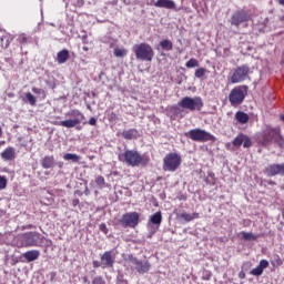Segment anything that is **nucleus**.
I'll list each match as a JSON object with an SVG mask.
<instances>
[{
	"mask_svg": "<svg viewBox=\"0 0 284 284\" xmlns=\"http://www.w3.org/2000/svg\"><path fill=\"white\" fill-rule=\"evenodd\" d=\"M3 136V129L0 126V139Z\"/></svg>",
	"mask_w": 284,
	"mask_h": 284,
	"instance_id": "obj_54",
	"label": "nucleus"
},
{
	"mask_svg": "<svg viewBox=\"0 0 284 284\" xmlns=\"http://www.w3.org/2000/svg\"><path fill=\"white\" fill-rule=\"evenodd\" d=\"M131 263L133 265H135V270L136 272H139V274H145V272H150V262L145 261H139L138 258H132Z\"/></svg>",
	"mask_w": 284,
	"mask_h": 284,
	"instance_id": "obj_16",
	"label": "nucleus"
},
{
	"mask_svg": "<svg viewBox=\"0 0 284 284\" xmlns=\"http://www.w3.org/2000/svg\"><path fill=\"white\" fill-rule=\"evenodd\" d=\"M92 265H93V267L97 268V267H101L102 264H101V262H99V261H93V262H92Z\"/></svg>",
	"mask_w": 284,
	"mask_h": 284,
	"instance_id": "obj_46",
	"label": "nucleus"
},
{
	"mask_svg": "<svg viewBox=\"0 0 284 284\" xmlns=\"http://www.w3.org/2000/svg\"><path fill=\"white\" fill-rule=\"evenodd\" d=\"M26 99L28 103H30L31 105H37V98L32 95V93L30 92L26 93Z\"/></svg>",
	"mask_w": 284,
	"mask_h": 284,
	"instance_id": "obj_34",
	"label": "nucleus"
},
{
	"mask_svg": "<svg viewBox=\"0 0 284 284\" xmlns=\"http://www.w3.org/2000/svg\"><path fill=\"white\" fill-rule=\"evenodd\" d=\"M79 203H80L79 199L72 200L73 207H77V205H79Z\"/></svg>",
	"mask_w": 284,
	"mask_h": 284,
	"instance_id": "obj_47",
	"label": "nucleus"
},
{
	"mask_svg": "<svg viewBox=\"0 0 284 284\" xmlns=\"http://www.w3.org/2000/svg\"><path fill=\"white\" fill-rule=\"evenodd\" d=\"M250 77V65L242 64L237 67L231 75V83H243Z\"/></svg>",
	"mask_w": 284,
	"mask_h": 284,
	"instance_id": "obj_9",
	"label": "nucleus"
},
{
	"mask_svg": "<svg viewBox=\"0 0 284 284\" xmlns=\"http://www.w3.org/2000/svg\"><path fill=\"white\" fill-rule=\"evenodd\" d=\"M59 168H63V162H61V163L59 164Z\"/></svg>",
	"mask_w": 284,
	"mask_h": 284,
	"instance_id": "obj_59",
	"label": "nucleus"
},
{
	"mask_svg": "<svg viewBox=\"0 0 284 284\" xmlns=\"http://www.w3.org/2000/svg\"><path fill=\"white\" fill-rule=\"evenodd\" d=\"M82 50H84V52H88L89 48L88 47H83Z\"/></svg>",
	"mask_w": 284,
	"mask_h": 284,
	"instance_id": "obj_57",
	"label": "nucleus"
},
{
	"mask_svg": "<svg viewBox=\"0 0 284 284\" xmlns=\"http://www.w3.org/2000/svg\"><path fill=\"white\" fill-rule=\"evenodd\" d=\"M274 143H277L280 148L284 149V138L281 134V130L278 132V135L275 138Z\"/></svg>",
	"mask_w": 284,
	"mask_h": 284,
	"instance_id": "obj_35",
	"label": "nucleus"
},
{
	"mask_svg": "<svg viewBox=\"0 0 284 284\" xmlns=\"http://www.w3.org/2000/svg\"><path fill=\"white\" fill-rule=\"evenodd\" d=\"M0 41H3V38H0Z\"/></svg>",
	"mask_w": 284,
	"mask_h": 284,
	"instance_id": "obj_61",
	"label": "nucleus"
},
{
	"mask_svg": "<svg viewBox=\"0 0 284 284\" xmlns=\"http://www.w3.org/2000/svg\"><path fill=\"white\" fill-rule=\"evenodd\" d=\"M116 284H128V280L123 278V276H119Z\"/></svg>",
	"mask_w": 284,
	"mask_h": 284,
	"instance_id": "obj_44",
	"label": "nucleus"
},
{
	"mask_svg": "<svg viewBox=\"0 0 284 284\" xmlns=\"http://www.w3.org/2000/svg\"><path fill=\"white\" fill-rule=\"evenodd\" d=\"M267 267H270V262L267 260H261L260 264L255 268L251 270V274L252 276H261Z\"/></svg>",
	"mask_w": 284,
	"mask_h": 284,
	"instance_id": "obj_18",
	"label": "nucleus"
},
{
	"mask_svg": "<svg viewBox=\"0 0 284 284\" xmlns=\"http://www.w3.org/2000/svg\"><path fill=\"white\" fill-rule=\"evenodd\" d=\"M8 187V180L6 176L0 175V190H6Z\"/></svg>",
	"mask_w": 284,
	"mask_h": 284,
	"instance_id": "obj_39",
	"label": "nucleus"
},
{
	"mask_svg": "<svg viewBox=\"0 0 284 284\" xmlns=\"http://www.w3.org/2000/svg\"><path fill=\"white\" fill-rule=\"evenodd\" d=\"M32 229H34V225H32V224L24 226V230H32Z\"/></svg>",
	"mask_w": 284,
	"mask_h": 284,
	"instance_id": "obj_49",
	"label": "nucleus"
},
{
	"mask_svg": "<svg viewBox=\"0 0 284 284\" xmlns=\"http://www.w3.org/2000/svg\"><path fill=\"white\" fill-rule=\"evenodd\" d=\"M207 185H216V178H214V173H209L206 178Z\"/></svg>",
	"mask_w": 284,
	"mask_h": 284,
	"instance_id": "obj_37",
	"label": "nucleus"
},
{
	"mask_svg": "<svg viewBox=\"0 0 284 284\" xmlns=\"http://www.w3.org/2000/svg\"><path fill=\"white\" fill-rule=\"evenodd\" d=\"M18 43H28V37H26V34H20L18 37Z\"/></svg>",
	"mask_w": 284,
	"mask_h": 284,
	"instance_id": "obj_41",
	"label": "nucleus"
},
{
	"mask_svg": "<svg viewBox=\"0 0 284 284\" xmlns=\"http://www.w3.org/2000/svg\"><path fill=\"white\" fill-rule=\"evenodd\" d=\"M91 284H108V283L105 282V278H103V276L98 275L92 278Z\"/></svg>",
	"mask_w": 284,
	"mask_h": 284,
	"instance_id": "obj_36",
	"label": "nucleus"
},
{
	"mask_svg": "<svg viewBox=\"0 0 284 284\" xmlns=\"http://www.w3.org/2000/svg\"><path fill=\"white\" fill-rule=\"evenodd\" d=\"M280 6H284V0H278Z\"/></svg>",
	"mask_w": 284,
	"mask_h": 284,
	"instance_id": "obj_56",
	"label": "nucleus"
},
{
	"mask_svg": "<svg viewBox=\"0 0 284 284\" xmlns=\"http://www.w3.org/2000/svg\"><path fill=\"white\" fill-rule=\"evenodd\" d=\"M185 68L192 69V68H199V60L196 58H191L186 63Z\"/></svg>",
	"mask_w": 284,
	"mask_h": 284,
	"instance_id": "obj_31",
	"label": "nucleus"
},
{
	"mask_svg": "<svg viewBox=\"0 0 284 284\" xmlns=\"http://www.w3.org/2000/svg\"><path fill=\"white\" fill-rule=\"evenodd\" d=\"M205 74H207V69H205V68H199L194 72V77L196 79H203V77H205Z\"/></svg>",
	"mask_w": 284,
	"mask_h": 284,
	"instance_id": "obj_29",
	"label": "nucleus"
},
{
	"mask_svg": "<svg viewBox=\"0 0 284 284\" xmlns=\"http://www.w3.org/2000/svg\"><path fill=\"white\" fill-rule=\"evenodd\" d=\"M113 54H114V57L122 59L123 57H125L128 54V50L116 48V49H114Z\"/></svg>",
	"mask_w": 284,
	"mask_h": 284,
	"instance_id": "obj_30",
	"label": "nucleus"
},
{
	"mask_svg": "<svg viewBox=\"0 0 284 284\" xmlns=\"http://www.w3.org/2000/svg\"><path fill=\"white\" fill-rule=\"evenodd\" d=\"M235 119H236L237 123L245 124V123H247V121H250V115H247V113H245L243 111H237L235 113Z\"/></svg>",
	"mask_w": 284,
	"mask_h": 284,
	"instance_id": "obj_25",
	"label": "nucleus"
},
{
	"mask_svg": "<svg viewBox=\"0 0 284 284\" xmlns=\"http://www.w3.org/2000/svg\"><path fill=\"white\" fill-rule=\"evenodd\" d=\"M280 121H282V123H284V114L280 115Z\"/></svg>",
	"mask_w": 284,
	"mask_h": 284,
	"instance_id": "obj_53",
	"label": "nucleus"
},
{
	"mask_svg": "<svg viewBox=\"0 0 284 284\" xmlns=\"http://www.w3.org/2000/svg\"><path fill=\"white\" fill-rule=\"evenodd\" d=\"M101 265L103 270H105V267H114V255H112V251H105L101 255Z\"/></svg>",
	"mask_w": 284,
	"mask_h": 284,
	"instance_id": "obj_15",
	"label": "nucleus"
},
{
	"mask_svg": "<svg viewBox=\"0 0 284 284\" xmlns=\"http://www.w3.org/2000/svg\"><path fill=\"white\" fill-rule=\"evenodd\" d=\"M118 158L119 161L131 168H139L140 165L145 168L150 165V156L141 155L136 150H125L124 153L120 154Z\"/></svg>",
	"mask_w": 284,
	"mask_h": 284,
	"instance_id": "obj_1",
	"label": "nucleus"
},
{
	"mask_svg": "<svg viewBox=\"0 0 284 284\" xmlns=\"http://www.w3.org/2000/svg\"><path fill=\"white\" fill-rule=\"evenodd\" d=\"M280 132H281L280 126H276V128L267 126L261 133V139H262L263 145H270V143H272V141L276 140V136H278Z\"/></svg>",
	"mask_w": 284,
	"mask_h": 284,
	"instance_id": "obj_10",
	"label": "nucleus"
},
{
	"mask_svg": "<svg viewBox=\"0 0 284 284\" xmlns=\"http://www.w3.org/2000/svg\"><path fill=\"white\" fill-rule=\"evenodd\" d=\"M84 194H85V196H90V189H88V186L84 190Z\"/></svg>",
	"mask_w": 284,
	"mask_h": 284,
	"instance_id": "obj_48",
	"label": "nucleus"
},
{
	"mask_svg": "<svg viewBox=\"0 0 284 284\" xmlns=\"http://www.w3.org/2000/svg\"><path fill=\"white\" fill-rule=\"evenodd\" d=\"M83 282L88 283V277L87 276L83 277Z\"/></svg>",
	"mask_w": 284,
	"mask_h": 284,
	"instance_id": "obj_58",
	"label": "nucleus"
},
{
	"mask_svg": "<svg viewBox=\"0 0 284 284\" xmlns=\"http://www.w3.org/2000/svg\"><path fill=\"white\" fill-rule=\"evenodd\" d=\"M22 256L26 258L27 263H32L41 256V252H39V250H31L23 253Z\"/></svg>",
	"mask_w": 284,
	"mask_h": 284,
	"instance_id": "obj_20",
	"label": "nucleus"
},
{
	"mask_svg": "<svg viewBox=\"0 0 284 284\" xmlns=\"http://www.w3.org/2000/svg\"><path fill=\"white\" fill-rule=\"evenodd\" d=\"M41 166L44 170H50V168L54 166V156L53 155H45L42 160H41Z\"/></svg>",
	"mask_w": 284,
	"mask_h": 284,
	"instance_id": "obj_23",
	"label": "nucleus"
},
{
	"mask_svg": "<svg viewBox=\"0 0 284 284\" xmlns=\"http://www.w3.org/2000/svg\"><path fill=\"white\" fill-rule=\"evenodd\" d=\"M70 59V51L68 49H63L57 54L55 61L60 64L65 63Z\"/></svg>",
	"mask_w": 284,
	"mask_h": 284,
	"instance_id": "obj_22",
	"label": "nucleus"
},
{
	"mask_svg": "<svg viewBox=\"0 0 284 284\" xmlns=\"http://www.w3.org/2000/svg\"><path fill=\"white\" fill-rule=\"evenodd\" d=\"M247 21H250V14L245 10L236 11L231 18V23L232 26H235V28H239L241 23H245Z\"/></svg>",
	"mask_w": 284,
	"mask_h": 284,
	"instance_id": "obj_13",
	"label": "nucleus"
},
{
	"mask_svg": "<svg viewBox=\"0 0 284 284\" xmlns=\"http://www.w3.org/2000/svg\"><path fill=\"white\" fill-rule=\"evenodd\" d=\"M132 52H134L138 61H152V59H154V49H152V45L145 42L134 44Z\"/></svg>",
	"mask_w": 284,
	"mask_h": 284,
	"instance_id": "obj_3",
	"label": "nucleus"
},
{
	"mask_svg": "<svg viewBox=\"0 0 284 284\" xmlns=\"http://www.w3.org/2000/svg\"><path fill=\"white\" fill-rule=\"evenodd\" d=\"M100 231L103 232V234H108V226L105 223L100 224Z\"/></svg>",
	"mask_w": 284,
	"mask_h": 284,
	"instance_id": "obj_43",
	"label": "nucleus"
},
{
	"mask_svg": "<svg viewBox=\"0 0 284 284\" xmlns=\"http://www.w3.org/2000/svg\"><path fill=\"white\" fill-rule=\"evenodd\" d=\"M155 8H165L166 10H174L176 3L173 0H156L154 2Z\"/></svg>",
	"mask_w": 284,
	"mask_h": 284,
	"instance_id": "obj_19",
	"label": "nucleus"
},
{
	"mask_svg": "<svg viewBox=\"0 0 284 284\" xmlns=\"http://www.w3.org/2000/svg\"><path fill=\"white\" fill-rule=\"evenodd\" d=\"M63 159L64 161H72V163H79L81 161V158L74 153H67L63 155Z\"/></svg>",
	"mask_w": 284,
	"mask_h": 284,
	"instance_id": "obj_28",
	"label": "nucleus"
},
{
	"mask_svg": "<svg viewBox=\"0 0 284 284\" xmlns=\"http://www.w3.org/2000/svg\"><path fill=\"white\" fill-rule=\"evenodd\" d=\"M239 278H242V280L245 278V273L244 272H240L239 273Z\"/></svg>",
	"mask_w": 284,
	"mask_h": 284,
	"instance_id": "obj_50",
	"label": "nucleus"
},
{
	"mask_svg": "<svg viewBox=\"0 0 284 284\" xmlns=\"http://www.w3.org/2000/svg\"><path fill=\"white\" fill-rule=\"evenodd\" d=\"M68 116H74V119L53 122V125H61V128H77V125H81L82 121H85V115L77 109L69 112Z\"/></svg>",
	"mask_w": 284,
	"mask_h": 284,
	"instance_id": "obj_8",
	"label": "nucleus"
},
{
	"mask_svg": "<svg viewBox=\"0 0 284 284\" xmlns=\"http://www.w3.org/2000/svg\"><path fill=\"white\" fill-rule=\"evenodd\" d=\"M95 183L99 187H103L105 185V178L102 175L95 178Z\"/></svg>",
	"mask_w": 284,
	"mask_h": 284,
	"instance_id": "obj_38",
	"label": "nucleus"
},
{
	"mask_svg": "<svg viewBox=\"0 0 284 284\" xmlns=\"http://www.w3.org/2000/svg\"><path fill=\"white\" fill-rule=\"evenodd\" d=\"M43 243H45V236L32 231L22 233L16 240L17 247H43Z\"/></svg>",
	"mask_w": 284,
	"mask_h": 284,
	"instance_id": "obj_2",
	"label": "nucleus"
},
{
	"mask_svg": "<svg viewBox=\"0 0 284 284\" xmlns=\"http://www.w3.org/2000/svg\"><path fill=\"white\" fill-rule=\"evenodd\" d=\"M247 85H239L231 90L229 93V101L232 108H239V105L243 104L245 97H247Z\"/></svg>",
	"mask_w": 284,
	"mask_h": 284,
	"instance_id": "obj_5",
	"label": "nucleus"
},
{
	"mask_svg": "<svg viewBox=\"0 0 284 284\" xmlns=\"http://www.w3.org/2000/svg\"><path fill=\"white\" fill-rule=\"evenodd\" d=\"M242 237L244 241H256L258 239L254 233H247V232H242Z\"/></svg>",
	"mask_w": 284,
	"mask_h": 284,
	"instance_id": "obj_32",
	"label": "nucleus"
},
{
	"mask_svg": "<svg viewBox=\"0 0 284 284\" xmlns=\"http://www.w3.org/2000/svg\"><path fill=\"white\" fill-rule=\"evenodd\" d=\"M89 125H97V118H90Z\"/></svg>",
	"mask_w": 284,
	"mask_h": 284,
	"instance_id": "obj_45",
	"label": "nucleus"
},
{
	"mask_svg": "<svg viewBox=\"0 0 284 284\" xmlns=\"http://www.w3.org/2000/svg\"><path fill=\"white\" fill-rule=\"evenodd\" d=\"M178 106L190 112H201L203 110V99L201 97H184L178 102Z\"/></svg>",
	"mask_w": 284,
	"mask_h": 284,
	"instance_id": "obj_4",
	"label": "nucleus"
},
{
	"mask_svg": "<svg viewBox=\"0 0 284 284\" xmlns=\"http://www.w3.org/2000/svg\"><path fill=\"white\" fill-rule=\"evenodd\" d=\"M78 6H83V0H78Z\"/></svg>",
	"mask_w": 284,
	"mask_h": 284,
	"instance_id": "obj_55",
	"label": "nucleus"
},
{
	"mask_svg": "<svg viewBox=\"0 0 284 284\" xmlns=\"http://www.w3.org/2000/svg\"><path fill=\"white\" fill-rule=\"evenodd\" d=\"M199 213L197 212H195V213H193V214H190V213H182L181 215H180V217H182L183 219V221H186V223H190V221H194L195 219H199Z\"/></svg>",
	"mask_w": 284,
	"mask_h": 284,
	"instance_id": "obj_27",
	"label": "nucleus"
},
{
	"mask_svg": "<svg viewBox=\"0 0 284 284\" xmlns=\"http://www.w3.org/2000/svg\"><path fill=\"white\" fill-rule=\"evenodd\" d=\"M122 136L126 141H132L133 139H136L139 136V130H136V129L124 130V131H122Z\"/></svg>",
	"mask_w": 284,
	"mask_h": 284,
	"instance_id": "obj_21",
	"label": "nucleus"
},
{
	"mask_svg": "<svg viewBox=\"0 0 284 284\" xmlns=\"http://www.w3.org/2000/svg\"><path fill=\"white\" fill-rule=\"evenodd\" d=\"M140 215L138 212H130L122 215L120 224L122 227H135L139 225Z\"/></svg>",
	"mask_w": 284,
	"mask_h": 284,
	"instance_id": "obj_11",
	"label": "nucleus"
},
{
	"mask_svg": "<svg viewBox=\"0 0 284 284\" xmlns=\"http://www.w3.org/2000/svg\"><path fill=\"white\" fill-rule=\"evenodd\" d=\"M267 184H268V185H276V182H274V181H272V180H268V181H267Z\"/></svg>",
	"mask_w": 284,
	"mask_h": 284,
	"instance_id": "obj_52",
	"label": "nucleus"
},
{
	"mask_svg": "<svg viewBox=\"0 0 284 284\" xmlns=\"http://www.w3.org/2000/svg\"><path fill=\"white\" fill-rule=\"evenodd\" d=\"M54 278H57V272L51 273V281H54Z\"/></svg>",
	"mask_w": 284,
	"mask_h": 284,
	"instance_id": "obj_51",
	"label": "nucleus"
},
{
	"mask_svg": "<svg viewBox=\"0 0 284 284\" xmlns=\"http://www.w3.org/2000/svg\"><path fill=\"white\" fill-rule=\"evenodd\" d=\"M185 136L197 143H207V141H212L214 143L216 141V136L202 129L190 130L185 133Z\"/></svg>",
	"mask_w": 284,
	"mask_h": 284,
	"instance_id": "obj_6",
	"label": "nucleus"
},
{
	"mask_svg": "<svg viewBox=\"0 0 284 284\" xmlns=\"http://www.w3.org/2000/svg\"><path fill=\"white\" fill-rule=\"evenodd\" d=\"M232 145L234 148H241L243 145V148H252V140L250 139V136L240 133L233 141H232Z\"/></svg>",
	"mask_w": 284,
	"mask_h": 284,
	"instance_id": "obj_14",
	"label": "nucleus"
},
{
	"mask_svg": "<svg viewBox=\"0 0 284 284\" xmlns=\"http://www.w3.org/2000/svg\"><path fill=\"white\" fill-rule=\"evenodd\" d=\"M272 265L275 267H281V265H283V258H281V255L273 256Z\"/></svg>",
	"mask_w": 284,
	"mask_h": 284,
	"instance_id": "obj_33",
	"label": "nucleus"
},
{
	"mask_svg": "<svg viewBox=\"0 0 284 284\" xmlns=\"http://www.w3.org/2000/svg\"><path fill=\"white\" fill-rule=\"evenodd\" d=\"M32 92H33L34 94H42L43 97H45V90H43V89H39V88H37V87H33V88H32Z\"/></svg>",
	"mask_w": 284,
	"mask_h": 284,
	"instance_id": "obj_40",
	"label": "nucleus"
},
{
	"mask_svg": "<svg viewBox=\"0 0 284 284\" xmlns=\"http://www.w3.org/2000/svg\"><path fill=\"white\" fill-rule=\"evenodd\" d=\"M0 156L3 161H14L17 159V151L14 148L8 146L0 153Z\"/></svg>",
	"mask_w": 284,
	"mask_h": 284,
	"instance_id": "obj_17",
	"label": "nucleus"
},
{
	"mask_svg": "<svg viewBox=\"0 0 284 284\" xmlns=\"http://www.w3.org/2000/svg\"><path fill=\"white\" fill-rule=\"evenodd\" d=\"M108 119L109 121L112 123L114 121H116L119 119V116L114 113V112H111L109 115H108Z\"/></svg>",
	"mask_w": 284,
	"mask_h": 284,
	"instance_id": "obj_42",
	"label": "nucleus"
},
{
	"mask_svg": "<svg viewBox=\"0 0 284 284\" xmlns=\"http://www.w3.org/2000/svg\"><path fill=\"white\" fill-rule=\"evenodd\" d=\"M264 174H266L267 176L272 178V176H284V163H273V164H268L265 169H264Z\"/></svg>",
	"mask_w": 284,
	"mask_h": 284,
	"instance_id": "obj_12",
	"label": "nucleus"
},
{
	"mask_svg": "<svg viewBox=\"0 0 284 284\" xmlns=\"http://www.w3.org/2000/svg\"><path fill=\"white\" fill-rule=\"evenodd\" d=\"M159 45L161 50H164L165 52H171V50H174V44L168 39L160 41Z\"/></svg>",
	"mask_w": 284,
	"mask_h": 284,
	"instance_id": "obj_24",
	"label": "nucleus"
},
{
	"mask_svg": "<svg viewBox=\"0 0 284 284\" xmlns=\"http://www.w3.org/2000/svg\"><path fill=\"white\" fill-rule=\"evenodd\" d=\"M162 221H163V216L161 215V211L155 212V213L151 216V219H150V222H151L153 225H158V227H159V225H161Z\"/></svg>",
	"mask_w": 284,
	"mask_h": 284,
	"instance_id": "obj_26",
	"label": "nucleus"
},
{
	"mask_svg": "<svg viewBox=\"0 0 284 284\" xmlns=\"http://www.w3.org/2000/svg\"><path fill=\"white\" fill-rule=\"evenodd\" d=\"M183 160L179 153H168L163 159V170L164 172H176L181 168Z\"/></svg>",
	"mask_w": 284,
	"mask_h": 284,
	"instance_id": "obj_7",
	"label": "nucleus"
},
{
	"mask_svg": "<svg viewBox=\"0 0 284 284\" xmlns=\"http://www.w3.org/2000/svg\"><path fill=\"white\" fill-rule=\"evenodd\" d=\"M77 130H81V126H77Z\"/></svg>",
	"mask_w": 284,
	"mask_h": 284,
	"instance_id": "obj_60",
	"label": "nucleus"
}]
</instances>
